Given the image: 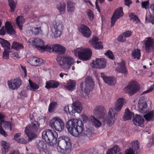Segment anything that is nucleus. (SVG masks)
<instances>
[{
  "label": "nucleus",
  "instance_id": "nucleus-30",
  "mask_svg": "<svg viewBox=\"0 0 154 154\" xmlns=\"http://www.w3.org/2000/svg\"><path fill=\"white\" fill-rule=\"evenodd\" d=\"M72 106L75 113V112L79 113L81 112L82 107V104L80 102L76 101L72 104Z\"/></svg>",
  "mask_w": 154,
  "mask_h": 154
},
{
  "label": "nucleus",
  "instance_id": "nucleus-16",
  "mask_svg": "<svg viewBox=\"0 0 154 154\" xmlns=\"http://www.w3.org/2000/svg\"><path fill=\"white\" fill-rule=\"evenodd\" d=\"M147 38L145 43L146 51L148 53L154 52V39L150 37Z\"/></svg>",
  "mask_w": 154,
  "mask_h": 154
},
{
  "label": "nucleus",
  "instance_id": "nucleus-64",
  "mask_svg": "<svg viewBox=\"0 0 154 154\" xmlns=\"http://www.w3.org/2000/svg\"><path fill=\"white\" fill-rule=\"evenodd\" d=\"M124 1L125 5L128 7L132 3V2L131 0H124Z\"/></svg>",
  "mask_w": 154,
  "mask_h": 154
},
{
  "label": "nucleus",
  "instance_id": "nucleus-12",
  "mask_svg": "<svg viewBox=\"0 0 154 154\" xmlns=\"http://www.w3.org/2000/svg\"><path fill=\"white\" fill-rule=\"evenodd\" d=\"M84 92L85 94L88 95L90 94V91L93 89L94 85V82L92 77L89 76L86 78Z\"/></svg>",
  "mask_w": 154,
  "mask_h": 154
},
{
  "label": "nucleus",
  "instance_id": "nucleus-27",
  "mask_svg": "<svg viewBox=\"0 0 154 154\" xmlns=\"http://www.w3.org/2000/svg\"><path fill=\"white\" fill-rule=\"evenodd\" d=\"M6 32L11 35H14L16 32L13 28V26L9 22L6 23L5 25Z\"/></svg>",
  "mask_w": 154,
  "mask_h": 154
},
{
  "label": "nucleus",
  "instance_id": "nucleus-3",
  "mask_svg": "<svg viewBox=\"0 0 154 154\" xmlns=\"http://www.w3.org/2000/svg\"><path fill=\"white\" fill-rule=\"evenodd\" d=\"M82 122L81 120L72 119L67 122L66 126L68 132L72 136L75 137V132L78 131L79 126L82 125Z\"/></svg>",
  "mask_w": 154,
  "mask_h": 154
},
{
  "label": "nucleus",
  "instance_id": "nucleus-43",
  "mask_svg": "<svg viewBox=\"0 0 154 154\" xmlns=\"http://www.w3.org/2000/svg\"><path fill=\"white\" fill-rule=\"evenodd\" d=\"M91 121L94 126L97 128L100 127L101 125V123L100 122L97 120L94 116H92L91 118Z\"/></svg>",
  "mask_w": 154,
  "mask_h": 154
},
{
  "label": "nucleus",
  "instance_id": "nucleus-48",
  "mask_svg": "<svg viewBox=\"0 0 154 154\" xmlns=\"http://www.w3.org/2000/svg\"><path fill=\"white\" fill-rule=\"evenodd\" d=\"M56 104L57 102H53L50 104L48 107V111L49 112H51L54 111Z\"/></svg>",
  "mask_w": 154,
  "mask_h": 154
},
{
  "label": "nucleus",
  "instance_id": "nucleus-14",
  "mask_svg": "<svg viewBox=\"0 0 154 154\" xmlns=\"http://www.w3.org/2000/svg\"><path fill=\"white\" fill-rule=\"evenodd\" d=\"M124 14L123 11V8L122 7H120L117 9L115 11L112 15L111 18V25L112 26L114 25L117 20L122 16Z\"/></svg>",
  "mask_w": 154,
  "mask_h": 154
},
{
  "label": "nucleus",
  "instance_id": "nucleus-47",
  "mask_svg": "<svg viewBox=\"0 0 154 154\" xmlns=\"http://www.w3.org/2000/svg\"><path fill=\"white\" fill-rule=\"evenodd\" d=\"M154 16L150 14L146 16V21L147 23H152V24H154Z\"/></svg>",
  "mask_w": 154,
  "mask_h": 154
},
{
  "label": "nucleus",
  "instance_id": "nucleus-41",
  "mask_svg": "<svg viewBox=\"0 0 154 154\" xmlns=\"http://www.w3.org/2000/svg\"><path fill=\"white\" fill-rule=\"evenodd\" d=\"M65 88L69 91H72L75 88V83L74 81L70 80L69 83L67 85L65 86Z\"/></svg>",
  "mask_w": 154,
  "mask_h": 154
},
{
  "label": "nucleus",
  "instance_id": "nucleus-42",
  "mask_svg": "<svg viewBox=\"0 0 154 154\" xmlns=\"http://www.w3.org/2000/svg\"><path fill=\"white\" fill-rule=\"evenodd\" d=\"M27 136L28 137V141L29 142L32 141L34 140L35 138L37 137V136L36 134H35L32 132H25Z\"/></svg>",
  "mask_w": 154,
  "mask_h": 154
},
{
  "label": "nucleus",
  "instance_id": "nucleus-33",
  "mask_svg": "<svg viewBox=\"0 0 154 154\" xmlns=\"http://www.w3.org/2000/svg\"><path fill=\"white\" fill-rule=\"evenodd\" d=\"M2 154H5L8 152L9 147V144L7 142L2 140Z\"/></svg>",
  "mask_w": 154,
  "mask_h": 154
},
{
  "label": "nucleus",
  "instance_id": "nucleus-31",
  "mask_svg": "<svg viewBox=\"0 0 154 154\" xmlns=\"http://www.w3.org/2000/svg\"><path fill=\"white\" fill-rule=\"evenodd\" d=\"M0 43L5 50H9L11 47L10 43L7 40L0 38Z\"/></svg>",
  "mask_w": 154,
  "mask_h": 154
},
{
  "label": "nucleus",
  "instance_id": "nucleus-53",
  "mask_svg": "<svg viewBox=\"0 0 154 154\" xmlns=\"http://www.w3.org/2000/svg\"><path fill=\"white\" fill-rule=\"evenodd\" d=\"M150 14L154 16V3L151 5L149 8Z\"/></svg>",
  "mask_w": 154,
  "mask_h": 154
},
{
  "label": "nucleus",
  "instance_id": "nucleus-34",
  "mask_svg": "<svg viewBox=\"0 0 154 154\" xmlns=\"http://www.w3.org/2000/svg\"><path fill=\"white\" fill-rule=\"evenodd\" d=\"M143 117L147 121H153L154 119V110L151 111L144 115Z\"/></svg>",
  "mask_w": 154,
  "mask_h": 154
},
{
  "label": "nucleus",
  "instance_id": "nucleus-63",
  "mask_svg": "<svg viewBox=\"0 0 154 154\" xmlns=\"http://www.w3.org/2000/svg\"><path fill=\"white\" fill-rule=\"evenodd\" d=\"M131 19L133 20V21H137V20H139L138 17L137 16L134 15L133 13L131 14Z\"/></svg>",
  "mask_w": 154,
  "mask_h": 154
},
{
  "label": "nucleus",
  "instance_id": "nucleus-5",
  "mask_svg": "<svg viewBox=\"0 0 154 154\" xmlns=\"http://www.w3.org/2000/svg\"><path fill=\"white\" fill-rule=\"evenodd\" d=\"M78 131L75 132V137H79L81 136L89 137L93 133V129L90 127L84 128L83 123L82 122V125L79 126Z\"/></svg>",
  "mask_w": 154,
  "mask_h": 154
},
{
  "label": "nucleus",
  "instance_id": "nucleus-19",
  "mask_svg": "<svg viewBox=\"0 0 154 154\" xmlns=\"http://www.w3.org/2000/svg\"><path fill=\"white\" fill-rule=\"evenodd\" d=\"M79 31L85 37L89 38L91 35V31L86 25H81L79 28Z\"/></svg>",
  "mask_w": 154,
  "mask_h": 154
},
{
  "label": "nucleus",
  "instance_id": "nucleus-52",
  "mask_svg": "<svg viewBox=\"0 0 154 154\" xmlns=\"http://www.w3.org/2000/svg\"><path fill=\"white\" fill-rule=\"evenodd\" d=\"M8 50L5 49L3 53V57L5 59H8L9 58V53L10 52V51H7Z\"/></svg>",
  "mask_w": 154,
  "mask_h": 154
},
{
  "label": "nucleus",
  "instance_id": "nucleus-44",
  "mask_svg": "<svg viewBox=\"0 0 154 154\" xmlns=\"http://www.w3.org/2000/svg\"><path fill=\"white\" fill-rule=\"evenodd\" d=\"M66 7V4L64 3H63L60 4V6L57 7V9L60 14H64L65 11Z\"/></svg>",
  "mask_w": 154,
  "mask_h": 154
},
{
  "label": "nucleus",
  "instance_id": "nucleus-18",
  "mask_svg": "<svg viewBox=\"0 0 154 154\" xmlns=\"http://www.w3.org/2000/svg\"><path fill=\"white\" fill-rule=\"evenodd\" d=\"M146 100V99L141 97L140 98L138 102L139 111L143 114L146 113L147 111Z\"/></svg>",
  "mask_w": 154,
  "mask_h": 154
},
{
  "label": "nucleus",
  "instance_id": "nucleus-13",
  "mask_svg": "<svg viewBox=\"0 0 154 154\" xmlns=\"http://www.w3.org/2000/svg\"><path fill=\"white\" fill-rule=\"evenodd\" d=\"M131 147H130L126 151L125 154H135L134 152L136 153L140 151L139 143L137 140L133 141L131 143Z\"/></svg>",
  "mask_w": 154,
  "mask_h": 154
},
{
  "label": "nucleus",
  "instance_id": "nucleus-61",
  "mask_svg": "<svg viewBox=\"0 0 154 154\" xmlns=\"http://www.w3.org/2000/svg\"><path fill=\"white\" fill-rule=\"evenodd\" d=\"M99 40L98 38L96 37V36H94L93 37L91 41H90V42L91 43V45H93V43H97L98 42V41Z\"/></svg>",
  "mask_w": 154,
  "mask_h": 154
},
{
  "label": "nucleus",
  "instance_id": "nucleus-59",
  "mask_svg": "<svg viewBox=\"0 0 154 154\" xmlns=\"http://www.w3.org/2000/svg\"><path fill=\"white\" fill-rule=\"evenodd\" d=\"M69 112H68V113L70 115H74L75 114V112L73 110V106H69Z\"/></svg>",
  "mask_w": 154,
  "mask_h": 154
},
{
  "label": "nucleus",
  "instance_id": "nucleus-29",
  "mask_svg": "<svg viewBox=\"0 0 154 154\" xmlns=\"http://www.w3.org/2000/svg\"><path fill=\"white\" fill-rule=\"evenodd\" d=\"M59 85V83L55 81L50 80L46 82L45 88L47 89H50L57 88Z\"/></svg>",
  "mask_w": 154,
  "mask_h": 154
},
{
  "label": "nucleus",
  "instance_id": "nucleus-4",
  "mask_svg": "<svg viewBox=\"0 0 154 154\" xmlns=\"http://www.w3.org/2000/svg\"><path fill=\"white\" fill-rule=\"evenodd\" d=\"M56 60L60 67L65 69H69L71 65L75 63L73 58L69 57H58Z\"/></svg>",
  "mask_w": 154,
  "mask_h": 154
},
{
  "label": "nucleus",
  "instance_id": "nucleus-45",
  "mask_svg": "<svg viewBox=\"0 0 154 154\" xmlns=\"http://www.w3.org/2000/svg\"><path fill=\"white\" fill-rule=\"evenodd\" d=\"M29 81L31 90L34 91L39 88V86L35 83L32 82L30 80H29Z\"/></svg>",
  "mask_w": 154,
  "mask_h": 154
},
{
  "label": "nucleus",
  "instance_id": "nucleus-62",
  "mask_svg": "<svg viewBox=\"0 0 154 154\" xmlns=\"http://www.w3.org/2000/svg\"><path fill=\"white\" fill-rule=\"evenodd\" d=\"M5 118V116L4 115L0 113V125H1V123H2V122L4 121V120H3V119H4Z\"/></svg>",
  "mask_w": 154,
  "mask_h": 154
},
{
  "label": "nucleus",
  "instance_id": "nucleus-36",
  "mask_svg": "<svg viewBox=\"0 0 154 154\" xmlns=\"http://www.w3.org/2000/svg\"><path fill=\"white\" fill-rule=\"evenodd\" d=\"M120 150V148L117 145L114 146L112 148L109 149L106 154H116Z\"/></svg>",
  "mask_w": 154,
  "mask_h": 154
},
{
  "label": "nucleus",
  "instance_id": "nucleus-20",
  "mask_svg": "<svg viewBox=\"0 0 154 154\" xmlns=\"http://www.w3.org/2000/svg\"><path fill=\"white\" fill-rule=\"evenodd\" d=\"M8 83L9 88L14 90L20 87L22 84V82L20 79L17 78L12 81H8Z\"/></svg>",
  "mask_w": 154,
  "mask_h": 154
},
{
  "label": "nucleus",
  "instance_id": "nucleus-49",
  "mask_svg": "<svg viewBox=\"0 0 154 154\" xmlns=\"http://www.w3.org/2000/svg\"><path fill=\"white\" fill-rule=\"evenodd\" d=\"M105 54L110 59L112 60H114L115 59V57L112 52L109 50Z\"/></svg>",
  "mask_w": 154,
  "mask_h": 154
},
{
  "label": "nucleus",
  "instance_id": "nucleus-28",
  "mask_svg": "<svg viewBox=\"0 0 154 154\" xmlns=\"http://www.w3.org/2000/svg\"><path fill=\"white\" fill-rule=\"evenodd\" d=\"M67 11L70 14H72L75 10V3L70 0L67 1Z\"/></svg>",
  "mask_w": 154,
  "mask_h": 154
},
{
  "label": "nucleus",
  "instance_id": "nucleus-39",
  "mask_svg": "<svg viewBox=\"0 0 154 154\" xmlns=\"http://www.w3.org/2000/svg\"><path fill=\"white\" fill-rule=\"evenodd\" d=\"M12 125L11 122L4 121L2 123H1L0 126L2 127V125H3V127L5 129L9 130L10 131H11Z\"/></svg>",
  "mask_w": 154,
  "mask_h": 154
},
{
  "label": "nucleus",
  "instance_id": "nucleus-15",
  "mask_svg": "<svg viewBox=\"0 0 154 154\" xmlns=\"http://www.w3.org/2000/svg\"><path fill=\"white\" fill-rule=\"evenodd\" d=\"M32 121L30 124L26 127L25 132L34 133L38 130L40 124L36 121H33V122H32Z\"/></svg>",
  "mask_w": 154,
  "mask_h": 154
},
{
  "label": "nucleus",
  "instance_id": "nucleus-10",
  "mask_svg": "<svg viewBox=\"0 0 154 154\" xmlns=\"http://www.w3.org/2000/svg\"><path fill=\"white\" fill-rule=\"evenodd\" d=\"M53 27L52 29L55 38L60 36L62 33L64 27L61 21L56 20L53 22Z\"/></svg>",
  "mask_w": 154,
  "mask_h": 154
},
{
  "label": "nucleus",
  "instance_id": "nucleus-11",
  "mask_svg": "<svg viewBox=\"0 0 154 154\" xmlns=\"http://www.w3.org/2000/svg\"><path fill=\"white\" fill-rule=\"evenodd\" d=\"M140 88L139 85L135 82H132L128 84V85L125 88L124 90L126 93H128L131 96L138 91Z\"/></svg>",
  "mask_w": 154,
  "mask_h": 154
},
{
  "label": "nucleus",
  "instance_id": "nucleus-21",
  "mask_svg": "<svg viewBox=\"0 0 154 154\" xmlns=\"http://www.w3.org/2000/svg\"><path fill=\"white\" fill-rule=\"evenodd\" d=\"M35 146L40 152H45L47 151L46 144L43 141L36 140L35 143Z\"/></svg>",
  "mask_w": 154,
  "mask_h": 154
},
{
  "label": "nucleus",
  "instance_id": "nucleus-7",
  "mask_svg": "<svg viewBox=\"0 0 154 154\" xmlns=\"http://www.w3.org/2000/svg\"><path fill=\"white\" fill-rule=\"evenodd\" d=\"M33 45H35L37 49L41 52L45 51L50 52L51 51V47L48 45H45V43L43 40L39 38H36L33 41Z\"/></svg>",
  "mask_w": 154,
  "mask_h": 154
},
{
  "label": "nucleus",
  "instance_id": "nucleus-8",
  "mask_svg": "<svg viewBox=\"0 0 154 154\" xmlns=\"http://www.w3.org/2000/svg\"><path fill=\"white\" fill-rule=\"evenodd\" d=\"M50 126L54 129L60 132L64 129V123L63 121L59 117H55L52 119L50 123Z\"/></svg>",
  "mask_w": 154,
  "mask_h": 154
},
{
  "label": "nucleus",
  "instance_id": "nucleus-9",
  "mask_svg": "<svg viewBox=\"0 0 154 154\" xmlns=\"http://www.w3.org/2000/svg\"><path fill=\"white\" fill-rule=\"evenodd\" d=\"M58 135L57 132L54 130L47 129L43 131L42 137L45 142H49L51 140H57Z\"/></svg>",
  "mask_w": 154,
  "mask_h": 154
},
{
  "label": "nucleus",
  "instance_id": "nucleus-55",
  "mask_svg": "<svg viewBox=\"0 0 154 154\" xmlns=\"http://www.w3.org/2000/svg\"><path fill=\"white\" fill-rule=\"evenodd\" d=\"M118 41L121 42H123L125 41L126 38H125L123 34H122L120 35L118 38Z\"/></svg>",
  "mask_w": 154,
  "mask_h": 154
},
{
  "label": "nucleus",
  "instance_id": "nucleus-57",
  "mask_svg": "<svg viewBox=\"0 0 154 154\" xmlns=\"http://www.w3.org/2000/svg\"><path fill=\"white\" fill-rule=\"evenodd\" d=\"M17 141L19 143L26 144L27 143L26 140L23 138H20Z\"/></svg>",
  "mask_w": 154,
  "mask_h": 154
},
{
  "label": "nucleus",
  "instance_id": "nucleus-37",
  "mask_svg": "<svg viewBox=\"0 0 154 154\" xmlns=\"http://www.w3.org/2000/svg\"><path fill=\"white\" fill-rule=\"evenodd\" d=\"M16 23L19 29H22V25L24 22L23 17L21 16H18L16 20Z\"/></svg>",
  "mask_w": 154,
  "mask_h": 154
},
{
  "label": "nucleus",
  "instance_id": "nucleus-32",
  "mask_svg": "<svg viewBox=\"0 0 154 154\" xmlns=\"http://www.w3.org/2000/svg\"><path fill=\"white\" fill-rule=\"evenodd\" d=\"M133 115L134 113L133 112H131L128 109H126L123 116L124 120L125 121L128 120H130Z\"/></svg>",
  "mask_w": 154,
  "mask_h": 154
},
{
  "label": "nucleus",
  "instance_id": "nucleus-38",
  "mask_svg": "<svg viewBox=\"0 0 154 154\" xmlns=\"http://www.w3.org/2000/svg\"><path fill=\"white\" fill-rule=\"evenodd\" d=\"M9 5L10 8L11 12H14L17 5V1L15 0H8Z\"/></svg>",
  "mask_w": 154,
  "mask_h": 154
},
{
  "label": "nucleus",
  "instance_id": "nucleus-56",
  "mask_svg": "<svg viewBox=\"0 0 154 154\" xmlns=\"http://www.w3.org/2000/svg\"><path fill=\"white\" fill-rule=\"evenodd\" d=\"M88 17L89 18L90 20H92L94 18V16L93 12L90 10L89 11L88 13Z\"/></svg>",
  "mask_w": 154,
  "mask_h": 154
},
{
  "label": "nucleus",
  "instance_id": "nucleus-54",
  "mask_svg": "<svg viewBox=\"0 0 154 154\" xmlns=\"http://www.w3.org/2000/svg\"><path fill=\"white\" fill-rule=\"evenodd\" d=\"M148 145L149 147L154 145V134L152 135L151 138L149 140Z\"/></svg>",
  "mask_w": 154,
  "mask_h": 154
},
{
  "label": "nucleus",
  "instance_id": "nucleus-6",
  "mask_svg": "<svg viewBox=\"0 0 154 154\" xmlns=\"http://www.w3.org/2000/svg\"><path fill=\"white\" fill-rule=\"evenodd\" d=\"M73 53L75 56L78 57L79 59L84 61L89 60L92 54L91 50L90 49H85L81 51L75 50Z\"/></svg>",
  "mask_w": 154,
  "mask_h": 154
},
{
  "label": "nucleus",
  "instance_id": "nucleus-58",
  "mask_svg": "<svg viewBox=\"0 0 154 154\" xmlns=\"http://www.w3.org/2000/svg\"><path fill=\"white\" fill-rule=\"evenodd\" d=\"M46 142L50 146H54V144L57 143V140L55 139L54 140H51V141H50L49 142Z\"/></svg>",
  "mask_w": 154,
  "mask_h": 154
},
{
  "label": "nucleus",
  "instance_id": "nucleus-51",
  "mask_svg": "<svg viewBox=\"0 0 154 154\" xmlns=\"http://www.w3.org/2000/svg\"><path fill=\"white\" fill-rule=\"evenodd\" d=\"M32 33L34 35H38L41 32L40 28L36 27H35L32 30Z\"/></svg>",
  "mask_w": 154,
  "mask_h": 154
},
{
  "label": "nucleus",
  "instance_id": "nucleus-50",
  "mask_svg": "<svg viewBox=\"0 0 154 154\" xmlns=\"http://www.w3.org/2000/svg\"><path fill=\"white\" fill-rule=\"evenodd\" d=\"M149 2L148 0L144 2H141L142 8H145L146 9L149 7Z\"/></svg>",
  "mask_w": 154,
  "mask_h": 154
},
{
  "label": "nucleus",
  "instance_id": "nucleus-46",
  "mask_svg": "<svg viewBox=\"0 0 154 154\" xmlns=\"http://www.w3.org/2000/svg\"><path fill=\"white\" fill-rule=\"evenodd\" d=\"M91 45L93 48L96 49H101L103 47L102 43L101 42L93 43Z\"/></svg>",
  "mask_w": 154,
  "mask_h": 154
},
{
  "label": "nucleus",
  "instance_id": "nucleus-22",
  "mask_svg": "<svg viewBox=\"0 0 154 154\" xmlns=\"http://www.w3.org/2000/svg\"><path fill=\"white\" fill-rule=\"evenodd\" d=\"M29 60V64L34 66H39L43 63V59L36 57H31Z\"/></svg>",
  "mask_w": 154,
  "mask_h": 154
},
{
  "label": "nucleus",
  "instance_id": "nucleus-2",
  "mask_svg": "<svg viewBox=\"0 0 154 154\" xmlns=\"http://www.w3.org/2000/svg\"><path fill=\"white\" fill-rule=\"evenodd\" d=\"M57 149L59 152L63 154H69L70 152L72 143L69 137L66 136H60L57 140Z\"/></svg>",
  "mask_w": 154,
  "mask_h": 154
},
{
  "label": "nucleus",
  "instance_id": "nucleus-1",
  "mask_svg": "<svg viewBox=\"0 0 154 154\" xmlns=\"http://www.w3.org/2000/svg\"><path fill=\"white\" fill-rule=\"evenodd\" d=\"M124 102V100L123 98H119L116 101L115 107H112L108 112L107 118L106 119V111L104 107L101 106H97L94 109L93 113L101 121L104 122H106L107 124L109 125L113 124L117 116L116 111H120L123 106Z\"/></svg>",
  "mask_w": 154,
  "mask_h": 154
},
{
  "label": "nucleus",
  "instance_id": "nucleus-17",
  "mask_svg": "<svg viewBox=\"0 0 154 154\" xmlns=\"http://www.w3.org/2000/svg\"><path fill=\"white\" fill-rule=\"evenodd\" d=\"M93 64L95 68L98 69L104 68L106 66V62L104 58H96V60L93 63Z\"/></svg>",
  "mask_w": 154,
  "mask_h": 154
},
{
  "label": "nucleus",
  "instance_id": "nucleus-26",
  "mask_svg": "<svg viewBox=\"0 0 154 154\" xmlns=\"http://www.w3.org/2000/svg\"><path fill=\"white\" fill-rule=\"evenodd\" d=\"M144 121V119L143 117L138 115H136L133 119V122L135 125L141 127L143 126Z\"/></svg>",
  "mask_w": 154,
  "mask_h": 154
},
{
  "label": "nucleus",
  "instance_id": "nucleus-40",
  "mask_svg": "<svg viewBox=\"0 0 154 154\" xmlns=\"http://www.w3.org/2000/svg\"><path fill=\"white\" fill-rule=\"evenodd\" d=\"M11 48L18 51L20 49H23L24 48L23 44L16 42H14L12 45Z\"/></svg>",
  "mask_w": 154,
  "mask_h": 154
},
{
  "label": "nucleus",
  "instance_id": "nucleus-23",
  "mask_svg": "<svg viewBox=\"0 0 154 154\" xmlns=\"http://www.w3.org/2000/svg\"><path fill=\"white\" fill-rule=\"evenodd\" d=\"M116 69L118 72L123 73L125 76H126L127 75L128 71L125 66V63L122 59L121 60V62L119 63Z\"/></svg>",
  "mask_w": 154,
  "mask_h": 154
},
{
  "label": "nucleus",
  "instance_id": "nucleus-24",
  "mask_svg": "<svg viewBox=\"0 0 154 154\" xmlns=\"http://www.w3.org/2000/svg\"><path fill=\"white\" fill-rule=\"evenodd\" d=\"M101 75L104 82L108 85H113L116 83L115 79L114 77L106 76L103 73H101Z\"/></svg>",
  "mask_w": 154,
  "mask_h": 154
},
{
  "label": "nucleus",
  "instance_id": "nucleus-35",
  "mask_svg": "<svg viewBox=\"0 0 154 154\" xmlns=\"http://www.w3.org/2000/svg\"><path fill=\"white\" fill-rule=\"evenodd\" d=\"M131 55L134 59H140L141 56L140 50L139 49H134L132 51Z\"/></svg>",
  "mask_w": 154,
  "mask_h": 154
},
{
  "label": "nucleus",
  "instance_id": "nucleus-60",
  "mask_svg": "<svg viewBox=\"0 0 154 154\" xmlns=\"http://www.w3.org/2000/svg\"><path fill=\"white\" fill-rule=\"evenodd\" d=\"M125 38L128 37L130 36L131 34V32L130 31H128L124 32L123 34Z\"/></svg>",
  "mask_w": 154,
  "mask_h": 154
},
{
  "label": "nucleus",
  "instance_id": "nucleus-25",
  "mask_svg": "<svg viewBox=\"0 0 154 154\" xmlns=\"http://www.w3.org/2000/svg\"><path fill=\"white\" fill-rule=\"evenodd\" d=\"M65 48L62 45L59 44H56L52 46L51 47V51H55L59 54H64L66 51Z\"/></svg>",
  "mask_w": 154,
  "mask_h": 154
}]
</instances>
